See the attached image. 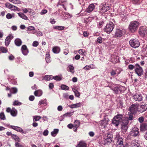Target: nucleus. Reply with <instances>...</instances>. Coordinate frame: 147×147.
<instances>
[{"label": "nucleus", "instance_id": "1", "mask_svg": "<svg viewBox=\"0 0 147 147\" xmlns=\"http://www.w3.org/2000/svg\"><path fill=\"white\" fill-rule=\"evenodd\" d=\"M139 23L137 21H133L131 22L129 26V30L132 33L136 31L138 28Z\"/></svg>", "mask_w": 147, "mask_h": 147}, {"label": "nucleus", "instance_id": "2", "mask_svg": "<svg viewBox=\"0 0 147 147\" xmlns=\"http://www.w3.org/2000/svg\"><path fill=\"white\" fill-rule=\"evenodd\" d=\"M116 139L117 140V147H128L127 144H124L122 138L120 137L118 134H116Z\"/></svg>", "mask_w": 147, "mask_h": 147}, {"label": "nucleus", "instance_id": "3", "mask_svg": "<svg viewBox=\"0 0 147 147\" xmlns=\"http://www.w3.org/2000/svg\"><path fill=\"white\" fill-rule=\"evenodd\" d=\"M110 7L109 4L103 3L99 6V11L101 13H104L109 10Z\"/></svg>", "mask_w": 147, "mask_h": 147}, {"label": "nucleus", "instance_id": "4", "mask_svg": "<svg viewBox=\"0 0 147 147\" xmlns=\"http://www.w3.org/2000/svg\"><path fill=\"white\" fill-rule=\"evenodd\" d=\"M114 26V24L113 23L110 22L107 24L104 30L105 32L108 34H109L113 31Z\"/></svg>", "mask_w": 147, "mask_h": 147}, {"label": "nucleus", "instance_id": "5", "mask_svg": "<svg viewBox=\"0 0 147 147\" xmlns=\"http://www.w3.org/2000/svg\"><path fill=\"white\" fill-rule=\"evenodd\" d=\"M123 121H122V123L121 124V129L122 132L125 133L126 132L127 129V125L129 123V121L127 119H126L124 121L123 120Z\"/></svg>", "mask_w": 147, "mask_h": 147}, {"label": "nucleus", "instance_id": "6", "mask_svg": "<svg viewBox=\"0 0 147 147\" xmlns=\"http://www.w3.org/2000/svg\"><path fill=\"white\" fill-rule=\"evenodd\" d=\"M129 43L132 47L134 48L139 47L140 45L139 40L136 39H131L129 41Z\"/></svg>", "mask_w": 147, "mask_h": 147}, {"label": "nucleus", "instance_id": "7", "mask_svg": "<svg viewBox=\"0 0 147 147\" xmlns=\"http://www.w3.org/2000/svg\"><path fill=\"white\" fill-rule=\"evenodd\" d=\"M135 73L139 76H141L143 74L142 68L138 64H136L135 65Z\"/></svg>", "mask_w": 147, "mask_h": 147}, {"label": "nucleus", "instance_id": "8", "mask_svg": "<svg viewBox=\"0 0 147 147\" xmlns=\"http://www.w3.org/2000/svg\"><path fill=\"white\" fill-rule=\"evenodd\" d=\"M139 33L142 36L147 35V28L145 26H141L139 29Z\"/></svg>", "mask_w": 147, "mask_h": 147}, {"label": "nucleus", "instance_id": "9", "mask_svg": "<svg viewBox=\"0 0 147 147\" xmlns=\"http://www.w3.org/2000/svg\"><path fill=\"white\" fill-rule=\"evenodd\" d=\"M124 7V6L123 5L121 6V7L120 6L118 10V12L119 13V15L121 16V17L122 20H125L127 18L126 16L124 15V12L123 10H121V8L123 9Z\"/></svg>", "mask_w": 147, "mask_h": 147}, {"label": "nucleus", "instance_id": "10", "mask_svg": "<svg viewBox=\"0 0 147 147\" xmlns=\"http://www.w3.org/2000/svg\"><path fill=\"white\" fill-rule=\"evenodd\" d=\"M5 6L9 9L14 11H19V9L18 7L12 5L9 3L5 4Z\"/></svg>", "mask_w": 147, "mask_h": 147}, {"label": "nucleus", "instance_id": "11", "mask_svg": "<svg viewBox=\"0 0 147 147\" xmlns=\"http://www.w3.org/2000/svg\"><path fill=\"white\" fill-rule=\"evenodd\" d=\"M109 121V120L108 118L106 117L105 118L100 122V125L103 127L102 128H105L107 127V125L108 124Z\"/></svg>", "mask_w": 147, "mask_h": 147}, {"label": "nucleus", "instance_id": "12", "mask_svg": "<svg viewBox=\"0 0 147 147\" xmlns=\"http://www.w3.org/2000/svg\"><path fill=\"white\" fill-rule=\"evenodd\" d=\"M139 133V129L136 127H134L130 132V135L132 136H137Z\"/></svg>", "mask_w": 147, "mask_h": 147}, {"label": "nucleus", "instance_id": "13", "mask_svg": "<svg viewBox=\"0 0 147 147\" xmlns=\"http://www.w3.org/2000/svg\"><path fill=\"white\" fill-rule=\"evenodd\" d=\"M13 38V36L11 34H10L6 38L5 40V45L7 47L8 46L11 40Z\"/></svg>", "mask_w": 147, "mask_h": 147}, {"label": "nucleus", "instance_id": "14", "mask_svg": "<svg viewBox=\"0 0 147 147\" xmlns=\"http://www.w3.org/2000/svg\"><path fill=\"white\" fill-rule=\"evenodd\" d=\"M137 105H136L132 104L130 107L129 109V111L131 113H134L136 112L137 109Z\"/></svg>", "mask_w": 147, "mask_h": 147}, {"label": "nucleus", "instance_id": "15", "mask_svg": "<svg viewBox=\"0 0 147 147\" xmlns=\"http://www.w3.org/2000/svg\"><path fill=\"white\" fill-rule=\"evenodd\" d=\"M22 54L24 55H26L28 53L29 51L26 45H23L21 49Z\"/></svg>", "mask_w": 147, "mask_h": 147}, {"label": "nucleus", "instance_id": "16", "mask_svg": "<svg viewBox=\"0 0 147 147\" xmlns=\"http://www.w3.org/2000/svg\"><path fill=\"white\" fill-rule=\"evenodd\" d=\"M125 33L124 30L117 29L115 32V36L117 37H121Z\"/></svg>", "mask_w": 147, "mask_h": 147}, {"label": "nucleus", "instance_id": "17", "mask_svg": "<svg viewBox=\"0 0 147 147\" xmlns=\"http://www.w3.org/2000/svg\"><path fill=\"white\" fill-rule=\"evenodd\" d=\"M133 98L136 101H140L142 100V97L140 94H136L133 96Z\"/></svg>", "mask_w": 147, "mask_h": 147}, {"label": "nucleus", "instance_id": "18", "mask_svg": "<svg viewBox=\"0 0 147 147\" xmlns=\"http://www.w3.org/2000/svg\"><path fill=\"white\" fill-rule=\"evenodd\" d=\"M138 109V111L140 112H143L147 109V105L145 104H142L139 106Z\"/></svg>", "mask_w": 147, "mask_h": 147}, {"label": "nucleus", "instance_id": "19", "mask_svg": "<svg viewBox=\"0 0 147 147\" xmlns=\"http://www.w3.org/2000/svg\"><path fill=\"white\" fill-rule=\"evenodd\" d=\"M94 8L95 6L93 4H91L89 5L85 12H86L87 13H90L93 11Z\"/></svg>", "mask_w": 147, "mask_h": 147}, {"label": "nucleus", "instance_id": "20", "mask_svg": "<svg viewBox=\"0 0 147 147\" xmlns=\"http://www.w3.org/2000/svg\"><path fill=\"white\" fill-rule=\"evenodd\" d=\"M81 105V103L79 102L76 104L69 105L68 106L71 109H73L78 108L80 107Z\"/></svg>", "mask_w": 147, "mask_h": 147}, {"label": "nucleus", "instance_id": "21", "mask_svg": "<svg viewBox=\"0 0 147 147\" xmlns=\"http://www.w3.org/2000/svg\"><path fill=\"white\" fill-rule=\"evenodd\" d=\"M11 127L12 129L22 133H24V132L21 128L15 126H11Z\"/></svg>", "mask_w": 147, "mask_h": 147}, {"label": "nucleus", "instance_id": "22", "mask_svg": "<svg viewBox=\"0 0 147 147\" xmlns=\"http://www.w3.org/2000/svg\"><path fill=\"white\" fill-rule=\"evenodd\" d=\"M147 125L145 123H142L140 126V129L141 131H145L147 129Z\"/></svg>", "mask_w": 147, "mask_h": 147}, {"label": "nucleus", "instance_id": "23", "mask_svg": "<svg viewBox=\"0 0 147 147\" xmlns=\"http://www.w3.org/2000/svg\"><path fill=\"white\" fill-rule=\"evenodd\" d=\"M17 13L18 16L22 19L26 20H28L27 17L24 13L21 12L18 13Z\"/></svg>", "mask_w": 147, "mask_h": 147}, {"label": "nucleus", "instance_id": "24", "mask_svg": "<svg viewBox=\"0 0 147 147\" xmlns=\"http://www.w3.org/2000/svg\"><path fill=\"white\" fill-rule=\"evenodd\" d=\"M76 147H86V144L84 142H80L76 146Z\"/></svg>", "mask_w": 147, "mask_h": 147}, {"label": "nucleus", "instance_id": "25", "mask_svg": "<svg viewBox=\"0 0 147 147\" xmlns=\"http://www.w3.org/2000/svg\"><path fill=\"white\" fill-rule=\"evenodd\" d=\"M80 125V122L78 120H76L74 122V127L76 128L75 130H74V131H76L77 128Z\"/></svg>", "mask_w": 147, "mask_h": 147}, {"label": "nucleus", "instance_id": "26", "mask_svg": "<svg viewBox=\"0 0 147 147\" xmlns=\"http://www.w3.org/2000/svg\"><path fill=\"white\" fill-rule=\"evenodd\" d=\"M114 117H116V119L118 121L119 123L122 121V118H123V116L121 114H118L116 116Z\"/></svg>", "mask_w": 147, "mask_h": 147}, {"label": "nucleus", "instance_id": "27", "mask_svg": "<svg viewBox=\"0 0 147 147\" xmlns=\"http://www.w3.org/2000/svg\"><path fill=\"white\" fill-rule=\"evenodd\" d=\"M50 54L49 52H47L46 53V56L45 60L47 63H49L51 62Z\"/></svg>", "mask_w": 147, "mask_h": 147}, {"label": "nucleus", "instance_id": "28", "mask_svg": "<svg viewBox=\"0 0 147 147\" xmlns=\"http://www.w3.org/2000/svg\"><path fill=\"white\" fill-rule=\"evenodd\" d=\"M52 50L54 53H58L59 52L60 49V48L58 47H55L53 48Z\"/></svg>", "mask_w": 147, "mask_h": 147}, {"label": "nucleus", "instance_id": "29", "mask_svg": "<svg viewBox=\"0 0 147 147\" xmlns=\"http://www.w3.org/2000/svg\"><path fill=\"white\" fill-rule=\"evenodd\" d=\"M15 43L16 46H19L21 45L22 41L20 39L17 38L15 40Z\"/></svg>", "mask_w": 147, "mask_h": 147}, {"label": "nucleus", "instance_id": "30", "mask_svg": "<svg viewBox=\"0 0 147 147\" xmlns=\"http://www.w3.org/2000/svg\"><path fill=\"white\" fill-rule=\"evenodd\" d=\"M17 110L15 108H13L11 109V115L13 116H16L17 115Z\"/></svg>", "mask_w": 147, "mask_h": 147}, {"label": "nucleus", "instance_id": "31", "mask_svg": "<svg viewBox=\"0 0 147 147\" xmlns=\"http://www.w3.org/2000/svg\"><path fill=\"white\" fill-rule=\"evenodd\" d=\"M74 67L72 65H69L67 67V70L72 74L74 73Z\"/></svg>", "mask_w": 147, "mask_h": 147}, {"label": "nucleus", "instance_id": "32", "mask_svg": "<svg viewBox=\"0 0 147 147\" xmlns=\"http://www.w3.org/2000/svg\"><path fill=\"white\" fill-rule=\"evenodd\" d=\"M42 94V92L40 90H38L34 92L35 95L37 96H40Z\"/></svg>", "mask_w": 147, "mask_h": 147}, {"label": "nucleus", "instance_id": "33", "mask_svg": "<svg viewBox=\"0 0 147 147\" xmlns=\"http://www.w3.org/2000/svg\"><path fill=\"white\" fill-rule=\"evenodd\" d=\"M116 94L120 93L119 86H116L113 88H111Z\"/></svg>", "mask_w": 147, "mask_h": 147}, {"label": "nucleus", "instance_id": "34", "mask_svg": "<svg viewBox=\"0 0 147 147\" xmlns=\"http://www.w3.org/2000/svg\"><path fill=\"white\" fill-rule=\"evenodd\" d=\"M59 132V129H54L53 131L51 133V136L53 137H55Z\"/></svg>", "mask_w": 147, "mask_h": 147}, {"label": "nucleus", "instance_id": "35", "mask_svg": "<svg viewBox=\"0 0 147 147\" xmlns=\"http://www.w3.org/2000/svg\"><path fill=\"white\" fill-rule=\"evenodd\" d=\"M119 57L117 56H113V59H112V62L113 63H115L119 61Z\"/></svg>", "mask_w": 147, "mask_h": 147}, {"label": "nucleus", "instance_id": "36", "mask_svg": "<svg viewBox=\"0 0 147 147\" xmlns=\"http://www.w3.org/2000/svg\"><path fill=\"white\" fill-rule=\"evenodd\" d=\"M116 117H114L112 120V123L114 125H115L116 126H118L119 124V123L116 119Z\"/></svg>", "mask_w": 147, "mask_h": 147}, {"label": "nucleus", "instance_id": "37", "mask_svg": "<svg viewBox=\"0 0 147 147\" xmlns=\"http://www.w3.org/2000/svg\"><path fill=\"white\" fill-rule=\"evenodd\" d=\"M52 76L47 75L45 76L43 78V80H45L47 81H49L52 79V78L51 77Z\"/></svg>", "mask_w": 147, "mask_h": 147}, {"label": "nucleus", "instance_id": "38", "mask_svg": "<svg viewBox=\"0 0 147 147\" xmlns=\"http://www.w3.org/2000/svg\"><path fill=\"white\" fill-rule=\"evenodd\" d=\"M0 51L3 53H6L7 52V49L4 47H0Z\"/></svg>", "mask_w": 147, "mask_h": 147}, {"label": "nucleus", "instance_id": "39", "mask_svg": "<svg viewBox=\"0 0 147 147\" xmlns=\"http://www.w3.org/2000/svg\"><path fill=\"white\" fill-rule=\"evenodd\" d=\"M11 137L16 141L20 142V139L19 137L16 135L13 134V135H12Z\"/></svg>", "mask_w": 147, "mask_h": 147}, {"label": "nucleus", "instance_id": "40", "mask_svg": "<svg viewBox=\"0 0 147 147\" xmlns=\"http://www.w3.org/2000/svg\"><path fill=\"white\" fill-rule=\"evenodd\" d=\"M112 136H109L108 138H107V139L105 140V143L107 144L110 143L111 141V139L112 138Z\"/></svg>", "mask_w": 147, "mask_h": 147}, {"label": "nucleus", "instance_id": "41", "mask_svg": "<svg viewBox=\"0 0 147 147\" xmlns=\"http://www.w3.org/2000/svg\"><path fill=\"white\" fill-rule=\"evenodd\" d=\"M14 17V13H8L6 15V17L8 19H10Z\"/></svg>", "mask_w": 147, "mask_h": 147}, {"label": "nucleus", "instance_id": "42", "mask_svg": "<svg viewBox=\"0 0 147 147\" xmlns=\"http://www.w3.org/2000/svg\"><path fill=\"white\" fill-rule=\"evenodd\" d=\"M18 92V89L14 87L11 88L10 92L11 93L16 94Z\"/></svg>", "mask_w": 147, "mask_h": 147}, {"label": "nucleus", "instance_id": "43", "mask_svg": "<svg viewBox=\"0 0 147 147\" xmlns=\"http://www.w3.org/2000/svg\"><path fill=\"white\" fill-rule=\"evenodd\" d=\"M41 117L40 116H35L33 117V121H39L41 118Z\"/></svg>", "mask_w": 147, "mask_h": 147}, {"label": "nucleus", "instance_id": "44", "mask_svg": "<svg viewBox=\"0 0 147 147\" xmlns=\"http://www.w3.org/2000/svg\"><path fill=\"white\" fill-rule=\"evenodd\" d=\"M74 112H69L63 115V116L65 117H70L73 115V113Z\"/></svg>", "mask_w": 147, "mask_h": 147}, {"label": "nucleus", "instance_id": "45", "mask_svg": "<svg viewBox=\"0 0 147 147\" xmlns=\"http://www.w3.org/2000/svg\"><path fill=\"white\" fill-rule=\"evenodd\" d=\"M72 90L74 93H75V95L76 96L79 97L80 96V94L79 92L75 89H73Z\"/></svg>", "mask_w": 147, "mask_h": 147}, {"label": "nucleus", "instance_id": "46", "mask_svg": "<svg viewBox=\"0 0 147 147\" xmlns=\"http://www.w3.org/2000/svg\"><path fill=\"white\" fill-rule=\"evenodd\" d=\"M61 89L64 90H68L69 89V87L65 85H62L61 86Z\"/></svg>", "mask_w": 147, "mask_h": 147}, {"label": "nucleus", "instance_id": "47", "mask_svg": "<svg viewBox=\"0 0 147 147\" xmlns=\"http://www.w3.org/2000/svg\"><path fill=\"white\" fill-rule=\"evenodd\" d=\"M30 9L29 8H22V11L24 13H26L27 12H29Z\"/></svg>", "mask_w": 147, "mask_h": 147}, {"label": "nucleus", "instance_id": "48", "mask_svg": "<svg viewBox=\"0 0 147 147\" xmlns=\"http://www.w3.org/2000/svg\"><path fill=\"white\" fill-rule=\"evenodd\" d=\"M92 65H86V66H85L83 68V69H85V70H89L90 69H92Z\"/></svg>", "mask_w": 147, "mask_h": 147}, {"label": "nucleus", "instance_id": "49", "mask_svg": "<svg viewBox=\"0 0 147 147\" xmlns=\"http://www.w3.org/2000/svg\"><path fill=\"white\" fill-rule=\"evenodd\" d=\"M119 87L120 93L123 92L126 90V88L124 86H119Z\"/></svg>", "mask_w": 147, "mask_h": 147}, {"label": "nucleus", "instance_id": "50", "mask_svg": "<svg viewBox=\"0 0 147 147\" xmlns=\"http://www.w3.org/2000/svg\"><path fill=\"white\" fill-rule=\"evenodd\" d=\"M9 1L14 4H20L21 1L19 0H9Z\"/></svg>", "mask_w": 147, "mask_h": 147}, {"label": "nucleus", "instance_id": "51", "mask_svg": "<svg viewBox=\"0 0 147 147\" xmlns=\"http://www.w3.org/2000/svg\"><path fill=\"white\" fill-rule=\"evenodd\" d=\"M0 118L2 120H5L6 119L5 115L3 112H2L0 114Z\"/></svg>", "mask_w": 147, "mask_h": 147}, {"label": "nucleus", "instance_id": "52", "mask_svg": "<svg viewBox=\"0 0 147 147\" xmlns=\"http://www.w3.org/2000/svg\"><path fill=\"white\" fill-rule=\"evenodd\" d=\"M36 35L38 36H42L43 34L41 31L36 30Z\"/></svg>", "mask_w": 147, "mask_h": 147}, {"label": "nucleus", "instance_id": "53", "mask_svg": "<svg viewBox=\"0 0 147 147\" xmlns=\"http://www.w3.org/2000/svg\"><path fill=\"white\" fill-rule=\"evenodd\" d=\"M103 39L101 37H99L97 38V42L98 43H101L103 42Z\"/></svg>", "mask_w": 147, "mask_h": 147}, {"label": "nucleus", "instance_id": "54", "mask_svg": "<svg viewBox=\"0 0 147 147\" xmlns=\"http://www.w3.org/2000/svg\"><path fill=\"white\" fill-rule=\"evenodd\" d=\"M78 53L81 55H84L85 54V51L84 50L80 49L79 50Z\"/></svg>", "mask_w": 147, "mask_h": 147}, {"label": "nucleus", "instance_id": "55", "mask_svg": "<svg viewBox=\"0 0 147 147\" xmlns=\"http://www.w3.org/2000/svg\"><path fill=\"white\" fill-rule=\"evenodd\" d=\"M46 100L44 99V100H40L39 102V105H41L42 104H46Z\"/></svg>", "mask_w": 147, "mask_h": 147}, {"label": "nucleus", "instance_id": "56", "mask_svg": "<svg viewBox=\"0 0 147 147\" xmlns=\"http://www.w3.org/2000/svg\"><path fill=\"white\" fill-rule=\"evenodd\" d=\"M132 147H141L140 144L136 142L135 144L133 143L132 144Z\"/></svg>", "mask_w": 147, "mask_h": 147}, {"label": "nucleus", "instance_id": "57", "mask_svg": "<svg viewBox=\"0 0 147 147\" xmlns=\"http://www.w3.org/2000/svg\"><path fill=\"white\" fill-rule=\"evenodd\" d=\"M53 78L54 80L57 81H60L61 80V78L58 76H56L54 77H53Z\"/></svg>", "mask_w": 147, "mask_h": 147}, {"label": "nucleus", "instance_id": "58", "mask_svg": "<svg viewBox=\"0 0 147 147\" xmlns=\"http://www.w3.org/2000/svg\"><path fill=\"white\" fill-rule=\"evenodd\" d=\"M35 30V28L32 26H30L27 28V31H33Z\"/></svg>", "mask_w": 147, "mask_h": 147}, {"label": "nucleus", "instance_id": "59", "mask_svg": "<svg viewBox=\"0 0 147 147\" xmlns=\"http://www.w3.org/2000/svg\"><path fill=\"white\" fill-rule=\"evenodd\" d=\"M38 44L39 43L38 41H35L32 43V46L34 47H36L38 45Z\"/></svg>", "mask_w": 147, "mask_h": 147}, {"label": "nucleus", "instance_id": "60", "mask_svg": "<svg viewBox=\"0 0 147 147\" xmlns=\"http://www.w3.org/2000/svg\"><path fill=\"white\" fill-rule=\"evenodd\" d=\"M22 104V103L18 101H15L13 103L14 105H20Z\"/></svg>", "mask_w": 147, "mask_h": 147}, {"label": "nucleus", "instance_id": "61", "mask_svg": "<svg viewBox=\"0 0 147 147\" xmlns=\"http://www.w3.org/2000/svg\"><path fill=\"white\" fill-rule=\"evenodd\" d=\"M117 70L116 71L114 70H113L111 72V74L112 76H114L115 75L117 74Z\"/></svg>", "mask_w": 147, "mask_h": 147}, {"label": "nucleus", "instance_id": "62", "mask_svg": "<svg viewBox=\"0 0 147 147\" xmlns=\"http://www.w3.org/2000/svg\"><path fill=\"white\" fill-rule=\"evenodd\" d=\"M64 27L62 26H57L55 27V28L59 30H63L64 29Z\"/></svg>", "mask_w": 147, "mask_h": 147}, {"label": "nucleus", "instance_id": "63", "mask_svg": "<svg viewBox=\"0 0 147 147\" xmlns=\"http://www.w3.org/2000/svg\"><path fill=\"white\" fill-rule=\"evenodd\" d=\"M15 146L16 147H24V146L21 144L20 143L16 142L15 144Z\"/></svg>", "mask_w": 147, "mask_h": 147}, {"label": "nucleus", "instance_id": "64", "mask_svg": "<svg viewBox=\"0 0 147 147\" xmlns=\"http://www.w3.org/2000/svg\"><path fill=\"white\" fill-rule=\"evenodd\" d=\"M138 121L140 123H142L144 121V118L143 117H141L138 118Z\"/></svg>", "mask_w": 147, "mask_h": 147}]
</instances>
